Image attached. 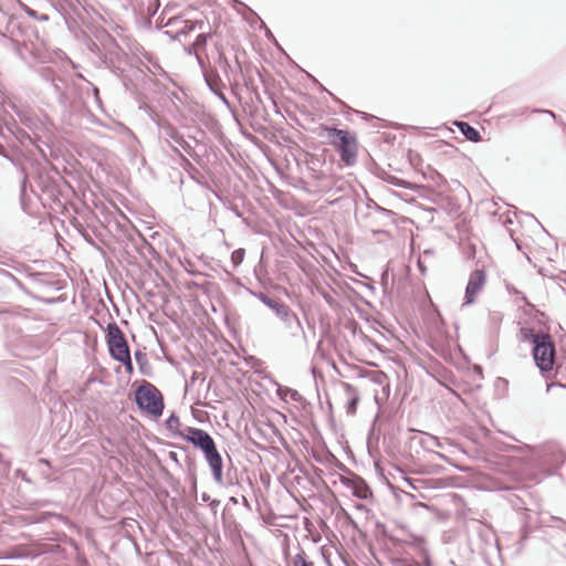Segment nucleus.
Wrapping results in <instances>:
<instances>
[{"instance_id": "obj_1", "label": "nucleus", "mask_w": 566, "mask_h": 566, "mask_svg": "<svg viewBox=\"0 0 566 566\" xmlns=\"http://www.w3.org/2000/svg\"><path fill=\"white\" fill-rule=\"evenodd\" d=\"M0 155L8 159L20 174V205L22 210L33 216L39 202L54 213L63 212L72 187L53 167L35 159V153L46 158L43 142L36 134L31 136L18 123L0 117Z\"/></svg>"}, {"instance_id": "obj_2", "label": "nucleus", "mask_w": 566, "mask_h": 566, "mask_svg": "<svg viewBox=\"0 0 566 566\" xmlns=\"http://www.w3.org/2000/svg\"><path fill=\"white\" fill-rule=\"evenodd\" d=\"M0 44L12 50L29 66L45 63L49 54L35 27L0 8Z\"/></svg>"}, {"instance_id": "obj_3", "label": "nucleus", "mask_w": 566, "mask_h": 566, "mask_svg": "<svg viewBox=\"0 0 566 566\" xmlns=\"http://www.w3.org/2000/svg\"><path fill=\"white\" fill-rule=\"evenodd\" d=\"M523 340L532 344V356L539 373L545 376L554 369L556 346L548 333L534 331L530 327L520 329Z\"/></svg>"}, {"instance_id": "obj_4", "label": "nucleus", "mask_w": 566, "mask_h": 566, "mask_svg": "<svg viewBox=\"0 0 566 566\" xmlns=\"http://www.w3.org/2000/svg\"><path fill=\"white\" fill-rule=\"evenodd\" d=\"M384 535L394 546L400 544L408 545L420 558H424L426 566H433L426 538L420 534L413 533L405 522L394 520L390 530H385Z\"/></svg>"}, {"instance_id": "obj_5", "label": "nucleus", "mask_w": 566, "mask_h": 566, "mask_svg": "<svg viewBox=\"0 0 566 566\" xmlns=\"http://www.w3.org/2000/svg\"><path fill=\"white\" fill-rule=\"evenodd\" d=\"M102 53L98 66L108 69L115 76L125 77L126 66L132 65L130 57L116 39L105 29H101Z\"/></svg>"}, {"instance_id": "obj_6", "label": "nucleus", "mask_w": 566, "mask_h": 566, "mask_svg": "<svg viewBox=\"0 0 566 566\" xmlns=\"http://www.w3.org/2000/svg\"><path fill=\"white\" fill-rule=\"evenodd\" d=\"M324 130L331 139V145L337 150L340 160L345 166L353 167L357 163L358 156V142L356 135L347 129H339L331 126H325Z\"/></svg>"}, {"instance_id": "obj_7", "label": "nucleus", "mask_w": 566, "mask_h": 566, "mask_svg": "<svg viewBox=\"0 0 566 566\" xmlns=\"http://www.w3.org/2000/svg\"><path fill=\"white\" fill-rule=\"evenodd\" d=\"M134 401L145 415L158 419L165 410L161 391L153 384L144 380L134 391Z\"/></svg>"}, {"instance_id": "obj_8", "label": "nucleus", "mask_w": 566, "mask_h": 566, "mask_svg": "<svg viewBox=\"0 0 566 566\" xmlns=\"http://www.w3.org/2000/svg\"><path fill=\"white\" fill-rule=\"evenodd\" d=\"M156 124L159 128V138L164 140L175 154L181 157L186 154L192 159L199 157V154L195 150V146L168 120H158Z\"/></svg>"}, {"instance_id": "obj_9", "label": "nucleus", "mask_w": 566, "mask_h": 566, "mask_svg": "<svg viewBox=\"0 0 566 566\" xmlns=\"http://www.w3.org/2000/svg\"><path fill=\"white\" fill-rule=\"evenodd\" d=\"M33 264L36 265L39 270H33L31 266H28L25 274L38 289L54 291L63 289L61 280L56 279L53 273L48 271L49 262L40 260L34 261Z\"/></svg>"}, {"instance_id": "obj_10", "label": "nucleus", "mask_w": 566, "mask_h": 566, "mask_svg": "<svg viewBox=\"0 0 566 566\" xmlns=\"http://www.w3.org/2000/svg\"><path fill=\"white\" fill-rule=\"evenodd\" d=\"M106 344L108 347L109 356L114 360H119L130 355V349L125 334L119 328L115 321L107 324L106 328Z\"/></svg>"}, {"instance_id": "obj_11", "label": "nucleus", "mask_w": 566, "mask_h": 566, "mask_svg": "<svg viewBox=\"0 0 566 566\" xmlns=\"http://www.w3.org/2000/svg\"><path fill=\"white\" fill-rule=\"evenodd\" d=\"M180 438L202 453L216 446L213 438L206 430L196 427H185L180 432Z\"/></svg>"}, {"instance_id": "obj_12", "label": "nucleus", "mask_w": 566, "mask_h": 566, "mask_svg": "<svg viewBox=\"0 0 566 566\" xmlns=\"http://www.w3.org/2000/svg\"><path fill=\"white\" fill-rule=\"evenodd\" d=\"M486 281V274L483 269H475L469 277L465 294L464 304L470 305L474 303L476 295L482 290Z\"/></svg>"}, {"instance_id": "obj_13", "label": "nucleus", "mask_w": 566, "mask_h": 566, "mask_svg": "<svg viewBox=\"0 0 566 566\" xmlns=\"http://www.w3.org/2000/svg\"><path fill=\"white\" fill-rule=\"evenodd\" d=\"M203 457L211 470V474L213 478V481L218 485L224 484V476H223V459L218 451L217 444L212 447L210 450L203 453Z\"/></svg>"}, {"instance_id": "obj_14", "label": "nucleus", "mask_w": 566, "mask_h": 566, "mask_svg": "<svg viewBox=\"0 0 566 566\" xmlns=\"http://www.w3.org/2000/svg\"><path fill=\"white\" fill-rule=\"evenodd\" d=\"M247 291L249 292V294H251L260 302H262L266 307L272 310L277 317L281 316L282 313L290 307L289 305L283 303L279 297H271L262 291H254L251 289H247Z\"/></svg>"}, {"instance_id": "obj_15", "label": "nucleus", "mask_w": 566, "mask_h": 566, "mask_svg": "<svg viewBox=\"0 0 566 566\" xmlns=\"http://www.w3.org/2000/svg\"><path fill=\"white\" fill-rule=\"evenodd\" d=\"M50 86L56 96L59 105L65 111L70 109L72 106V101L67 93V81L57 75L53 83H50Z\"/></svg>"}, {"instance_id": "obj_16", "label": "nucleus", "mask_w": 566, "mask_h": 566, "mask_svg": "<svg viewBox=\"0 0 566 566\" xmlns=\"http://www.w3.org/2000/svg\"><path fill=\"white\" fill-rule=\"evenodd\" d=\"M132 248L143 258L155 252L154 247L145 239V237L137 230H133L127 234Z\"/></svg>"}, {"instance_id": "obj_17", "label": "nucleus", "mask_w": 566, "mask_h": 566, "mask_svg": "<svg viewBox=\"0 0 566 566\" xmlns=\"http://www.w3.org/2000/svg\"><path fill=\"white\" fill-rule=\"evenodd\" d=\"M324 188L327 193H332V195L342 193L344 196L348 195L353 190V187L349 181H347L342 176H334V175H331L328 177V181H327V184H324Z\"/></svg>"}, {"instance_id": "obj_18", "label": "nucleus", "mask_w": 566, "mask_h": 566, "mask_svg": "<svg viewBox=\"0 0 566 566\" xmlns=\"http://www.w3.org/2000/svg\"><path fill=\"white\" fill-rule=\"evenodd\" d=\"M279 318L284 323L293 337L303 333V326L297 315L289 307Z\"/></svg>"}, {"instance_id": "obj_19", "label": "nucleus", "mask_w": 566, "mask_h": 566, "mask_svg": "<svg viewBox=\"0 0 566 566\" xmlns=\"http://www.w3.org/2000/svg\"><path fill=\"white\" fill-rule=\"evenodd\" d=\"M274 385L276 386V395L280 399H282L285 402L293 401L297 403H304L305 399L304 397L293 388H290L287 386H283L279 384L277 381H274Z\"/></svg>"}, {"instance_id": "obj_20", "label": "nucleus", "mask_w": 566, "mask_h": 566, "mask_svg": "<svg viewBox=\"0 0 566 566\" xmlns=\"http://www.w3.org/2000/svg\"><path fill=\"white\" fill-rule=\"evenodd\" d=\"M343 386L346 391V395L348 396V400L346 402V413L353 416L357 411V407H358V403L360 400V395H359L358 389L355 386L347 384V382H344Z\"/></svg>"}, {"instance_id": "obj_21", "label": "nucleus", "mask_w": 566, "mask_h": 566, "mask_svg": "<svg viewBox=\"0 0 566 566\" xmlns=\"http://www.w3.org/2000/svg\"><path fill=\"white\" fill-rule=\"evenodd\" d=\"M459 132L465 137L467 140H470L472 143H479L482 140V136L480 132L471 126L469 123L463 120H457L454 123Z\"/></svg>"}, {"instance_id": "obj_22", "label": "nucleus", "mask_w": 566, "mask_h": 566, "mask_svg": "<svg viewBox=\"0 0 566 566\" xmlns=\"http://www.w3.org/2000/svg\"><path fill=\"white\" fill-rule=\"evenodd\" d=\"M203 78L212 93L220 91L221 88H226V85L216 69H209V72H205Z\"/></svg>"}, {"instance_id": "obj_23", "label": "nucleus", "mask_w": 566, "mask_h": 566, "mask_svg": "<svg viewBox=\"0 0 566 566\" xmlns=\"http://www.w3.org/2000/svg\"><path fill=\"white\" fill-rule=\"evenodd\" d=\"M353 496L359 500H368L373 497V492L367 482L360 476L350 489Z\"/></svg>"}, {"instance_id": "obj_24", "label": "nucleus", "mask_w": 566, "mask_h": 566, "mask_svg": "<svg viewBox=\"0 0 566 566\" xmlns=\"http://www.w3.org/2000/svg\"><path fill=\"white\" fill-rule=\"evenodd\" d=\"M206 138L207 133L200 127L192 128L186 136V139L189 140L195 146V148L202 147L203 149H206Z\"/></svg>"}, {"instance_id": "obj_25", "label": "nucleus", "mask_w": 566, "mask_h": 566, "mask_svg": "<svg viewBox=\"0 0 566 566\" xmlns=\"http://www.w3.org/2000/svg\"><path fill=\"white\" fill-rule=\"evenodd\" d=\"M135 360L138 365L139 373L144 376H150L151 375V366L149 364L147 354L144 353L140 349L135 350L134 353Z\"/></svg>"}, {"instance_id": "obj_26", "label": "nucleus", "mask_w": 566, "mask_h": 566, "mask_svg": "<svg viewBox=\"0 0 566 566\" xmlns=\"http://www.w3.org/2000/svg\"><path fill=\"white\" fill-rule=\"evenodd\" d=\"M85 45L99 60L102 53L101 30L95 32L94 39L86 36Z\"/></svg>"}, {"instance_id": "obj_27", "label": "nucleus", "mask_w": 566, "mask_h": 566, "mask_svg": "<svg viewBox=\"0 0 566 566\" xmlns=\"http://www.w3.org/2000/svg\"><path fill=\"white\" fill-rule=\"evenodd\" d=\"M166 429L171 432L172 436L180 437V432H182V429H180V419L179 417L172 412L165 421Z\"/></svg>"}, {"instance_id": "obj_28", "label": "nucleus", "mask_w": 566, "mask_h": 566, "mask_svg": "<svg viewBox=\"0 0 566 566\" xmlns=\"http://www.w3.org/2000/svg\"><path fill=\"white\" fill-rule=\"evenodd\" d=\"M19 9L24 11L28 17H30L33 20L40 21V22H48L50 20V15L46 13H40L36 10L30 8L25 3H20Z\"/></svg>"}, {"instance_id": "obj_29", "label": "nucleus", "mask_w": 566, "mask_h": 566, "mask_svg": "<svg viewBox=\"0 0 566 566\" xmlns=\"http://www.w3.org/2000/svg\"><path fill=\"white\" fill-rule=\"evenodd\" d=\"M216 65L223 72V74L229 78V73L232 71L229 60L226 54L217 50V59L214 60Z\"/></svg>"}, {"instance_id": "obj_30", "label": "nucleus", "mask_w": 566, "mask_h": 566, "mask_svg": "<svg viewBox=\"0 0 566 566\" xmlns=\"http://www.w3.org/2000/svg\"><path fill=\"white\" fill-rule=\"evenodd\" d=\"M76 230L78 231V233L82 235V238L92 247H94L95 249H99L97 243L95 242V239H94V231L84 227L82 223H77L75 226Z\"/></svg>"}, {"instance_id": "obj_31", "label": "nucleus", "mask_w": 566, "mask_h": 566, "mask_svg": "<svg viewBox=\"0 0 566 566\" xmlns=\"http://www.w3.org/2000/svg\"><path fill=\"white\" fill-rule=\"evenodd\" d=\"M340 468L343 470H345L347 472V474L345 475H339V482L348 488V489H352L354 486V484L358 481V479L360 478L358 474L349 471L348 469H346V467L344 464L340 463Z\"/></svg>"}, {"instance_id": "obj_32", "label": "nucleus", "mask_w": 566, "mask_h": 566, "mask_svg": "<svg viewBox=\"0 0 566 566\" xmlns=\"http://www.w3.org/2000/svg\"><path fill=\"white\" fill-rule=\"evenodd\" d=\"M366 206H367V208L374 209L376 212L380 213L381 216H384L388 219H392L396 216V213L392 210H389V209H386V208L379 206L377 202H375L370 198L367 199Z\"/></svg>"}, {"instance_id": "obj_33", "label": "nucleus", "mask_w": 566, "mask_h": 566, "mask_svg": "<svg viewBox=\"0 0 566 566\" xmlns=\"http://www.w3.org/2000/svg\"><path fill=\"white\" fill-rule=\"evenodd\" d=\"M39 76L48 82L49 84L50 83H53V81L55 80V77L57 76V74L55 73V71L50 67V66H41L36 70Z\"/></svg>"}, {"instance_id": "obj_34", "label": "nucleus", "mask_w": 566, "mask_h": 566, "mask_svg": "<svg viewBox=\"0 0 566 566\" xmlns=\"http://www.w3.org/2000/svg\"><path fill=\"white\" fill-rule=\"evenodd\" d=\"M71 545L74 547V549L76 552L75 560H76L77 566H88L90 565L88 559L85 556L84 552L80 548L77 543L75 541H72Z\"/></svg>"}, {"instance_id": "obj_35", "label": "nucleus", "mask_w": 566, "mask_h": 566, "mask_svg": "<svg viewBox=\"0 0 566 566\" xmlns=\"http://www.w3.org/2000/svg\"><path fill=\"white\" fill-rule=\"evenodd\" d=\"M20 3H22L21 0H0V8L7 10L8 14H17L14 10L20 7Z\"/></svg>"}, {"instance_id": "obj_36", "label": "nucleus", "mask_w": 566, "mask_h": 566, "mask_svg": "<svg viewBox=\"0 0 566 566\" xmlns=\"http://www.w3.org/2000/svg\"><path fill=\"white\" fill-rule=\"evenodd\" d=\"M245 250L239 248L231 253V263L233 268H238L244 260Z\"/></svg>"}, {"instance_id": "obj_37", "label": "nucleus", "mask_w": 566, "mask_h": 566, "mask_svg": "<svg viewBox=\"0 0 566 566\" xmlns=\"http://www.w3.org/2000/svg\"><path fill=\"white\" fill-rule=\"evenodd\" d=\"M422 444L427 449H433L434 447H441V443L439 439L430 433H426L424 438L422 439Z\"/></svg>"}, {"instance_id": "obj_38", "label": "nucleus", "mask_w": 566, "mask_h": 566, "mask_svg": "<svg viewBox=\"0 0 566 566\" xmlns=\"http://www.w3.org/2000/svg\"><path fill=\"white\" fill-rule=\"evenodd\" d=\"M293 566H314V564L306 559L305 553L301 552L296 554L292 559Z\"/></svg>"}, {"instance_id": "obj_39", "label": "nucleus", "mask_w": 566, "mask_h": 566, "mask_svg": "<svg viewBox=\"0 0 566 566\" xmlns=\"http://www.w3.org/2000/svg\"><path fill=\"white\" fill-rule=\"evenodd\" d=\"M145 59L148 61L149 64H145L143 61H140V64L143 67H145V70L147 72L155 74V71L153 69L159 70L163 72V69L160 67V65L156 61H153L151 56L145 54Z\"/></svg>"}, {"instance_id": "obj_40", "label": "nucleus", "mask_w": 566, "mask_h": 566, "mask_svg": "<svg viewBox=\"0 0 566 566\" xmlns=\"http://www.w3.org/2000/svg\"><path fill=\"white\" fill-rule=\"evenodd\" d=\"M209 38H210V33H207V32H202V33L198 34V36L196 38V40L193 42L195 48L196 49H205L208 43Z\"/></svg>"}, {"instance_id": "obj_41", "label": "nucleus", "mask_w": 566, "mask_h": 566, "mask_svg": "<svg viewBox=\"0 0 566 566\" xmlns=\"http://www.w3.org/2000/svg\"><path fill=\"white\" fill-rule=\"evenodd\" d=\"M88 87H87V91H91L92 94H93V97H94V101L96 103V105L99 107V108H103V102H102V98L99 96V90L98 87H96L94 84H92L90 81H86Z\"/></svg>"}, {"instance_id": "obj_42", "label": "nucleus", "mask_w": 566, "mask_h": 566, "mask_svg": "<svg viewBox=\"0 0 566 566\" xmlns=\"http://www.w3.org/2000/svg\"><path fill=\"white\" fill-rule=\"evenodd\" d=\"M321 161L315 155H308V159L306 160L307 168L312 172H317L318 166Z\"/></svg>"}, {"instance_id": "obj_43", "label": "nucleus", "mask_w": 566, "mask_h": 566, "mask_svg": "<svg viewBox=\"0 0 566 566\" xmlns=\"http://www.w3.org/2000/svg\"><path fill=\"white\" fill-rule=\"evenodd\" d=\"M117 361L120 363L125 367L126 373L133 374L134 366H133V360H132L130 355L126 356L125 358H120Z\"/></svg>"}, {"instance_id": "obj_44", "label": "nucleus", "mask_w": 566, "mask_h": 566, "mask_svg": "<svg viewBox=\"0 0 566 566\" xmlns=\"http://www.w3.org/2000/svg\"><path fill=\"white\" fill-rule=\"evenodd\" d=\"M551 521L555 522V524H552L551 526L556 527L566 533V521L565 520L557 517V516H551Z\"/></svg>"}, {"instance_id": "obj_45", "label": "nucleus", "mask_w": 566, "mask_h": 566, "mask_svg": "<svg viewBox=\"0 0 566 566\" xmlns=\"http://www.w3.org/2000/svg\"><path fill=\"white\" fill-rule=\"evenodd\" d=\"M224 90L226 88H221L220 91L213 92V94L227 106V108H229L231 112H233L231 108L230 101L228 99V97L224 94Z\"/></svg>"}, {"instance_id": "obj_46", "label": "nucleus", "mask_w": 566, "mask_h": 566, "mask_svg": "<svg viewBox=\"0 0 566 566\" xmlns=\"http://www.w3.org/2000/svg\"><path fill=\"white\" fill-rule=\"evenodd\" d=\"M197 25H199V28L201 29L202 25H203V21H196L195 23H191V24H186L179 32L178 34H188L189 32H191Z\"/></svg>"}, {"instance_id": "obj_47", "label": "nucleus", "mask_w": 566, "mask_h": 566, "mask_svg": "<svg viewBox=\"0 0 566 566\" xmlns=\"http://www.w3.org/2000/svg\"><path fill=\"white\" fill-rule=\"evenodd\" d=\"M312 177L316 180H321L324 184H327L328 177L324 171L317 169V172H312Z\"/></svg>"}, {"instance_id": "obj_48", "label": "nucleus", "mask_w": 566, "mask_h": 566, "mask_svg": "<svg viewBox=\"0 0 566 566\" xmlns=\"http://www.w3.org/2000/svg\"><path fill=\"white\" fill-rule=\"evenodd\" d=\"M489 318L491 323L495 326H499L500 323L502 322V315L499 312L490 313Z\"/></svg>"}, {"instance_id": "obj_49", "label": "nucleus", "mask_w": 566, "mask_h": 566, "mask_svg": "<svg viewBox=\"0 0 566 566\" xmlns=\"http://www.w3.org/2000/svg\"><path fill=\"white\" fill-rule=\"evenodd\" d=\"M387 181L394 186H397V187H401V188H407L406 186V181L395 177V176H390Z\"/></svg>"}, {"instance_id": "obj_50", "label": "nucleus", "mask_w": 566, "mask_h": 566, "mask_svg": "<svg viewBox=\"0 0 566 566\" xmlns=\"http://www.w3.org/2000/svg\"><path fill=\"white\" fill-rule=\"evenodd\" d=\"M36 507H45V506H49V505H57L56 502L52 501V500H46V499H43V500H36L34 503H33Z\"/></svg>"}, {"instance_id": "obj_51", "label": "nucleus", "mask_w": 566, "mask_h": 566, "mask_svg": "<svg viewBox=\"0 0 566 566\" xmlns=\"http://www.w3.org/2000/svg\"><path fill=\"white\" fill-rule=\"evenodd\" d=\"M10 469V462L0 453V471L6 474Z\"/></svg>"}, {"instance_id": "obj_52", "label": "nucleus", "mask_w": 566, "mask_h": 566, "mask_svg": "<svg viewBox=\"0 0 566 566\" xmlns=\"http://www.w3.org/2000/svg\"><path fill=\"white\" fill-rule=\"evenodd\" d=\"M231 212H233V214L239 218V219H243V213L242 211L239 209V207L237 205H233V203H230L229 202V206L227 207Z\"/></svg>"}, {"instance_id": "obj_53", "label": "nucleus", "mask_w": 566, "mask_h": 566, "mask_svg": "<svg viewBox=\"0 0 566 566\" xmlns=\"http://www.w3.org/2000/svg\"><path fill=\"white\" fill-rule=\"evenodd\" d=\"M261 24H262V27L265 29V36H266L270 41H272L275 45H277V46H279V43H277V41H276L275 36L273 35V33L270 31V29L264 24V22H263V21H261Z\"/></svg>"}, {"instance_id": "obj_54", "label": "nucleus", "mask_w": 566, "mask_h": 566, "mask_svg": "<svg viewBox=\"0 0 566 566\" xmlns=\"http://www.w3.org/2000/svg\"><path fill=\"white\" fill-rule=\"evenodd\" d=\"M239 482L235 480H233V478L231 476L230 472L227 473V479H224V484L222 486H226V488H230V486H234V485H238Z\"/></svg>"}, {"instance_id": "obj_55", "label": "nucleus", "mask_w": 566, "mask_h": 566, "mask_svg": "<svg viewBox=\"0 0 566 566\" xmlns=\"http://www.w3.org/2000/svg\"><path fill=\"white\" fill-rule=\"evenodd\" d=\"M208 505H209V507H210V510H211L212 514L216 516V515H217V513H218V507H219V505H220V501H219V500L213 499V500H211V501L208 503Z\"/></svg>"}, {"instance_id": "obj_56", "label": "nucleus", "mask_w": 566, "mask_h": 566, "mask_svg": "<svg viewBox=\"0 0 566 566\" xmlns=\"http://www.w3.org/2000/svg\"><path fill=\"white\" fill-rule=\"evenodd\" d=\"M546 115L551 116L556 123L564 126L566 129V124L553 111L547 109Z\"/></svg>"}, {"instance_id": "obj_57", "label": "nucleus", "mask_w": 566, "mask_h": 566, "mask_svg": "<svg viewBox=\"0 0 566 566\" xmlns=\"http://www.w3.org/2000/svg\"><path fill=\"white\" fill-rule=\"evenodd\" d=\"M518 300L522 301L526 306L531 307L532 310H535L534 304H532L523 293L518 295Z\"/></svg>"}, {"instance_id": "obj_58", "label": "nucleus", "mask_w": 566, "mask_h": 566, "mask_svg": "<svg viewBox=\"0 0 566 566\" xmlns=\"http://www.w3.org/2000/svg\"><path fill=\"white\" fill-rule=\"evenodd\" d=\"M53 8H54V10H55V11H57L62 17H65L66 11H65V9H64L63 4H61V3H54V4H53Z\"/></svg>"}, {"instance_id": "obj_59", "label": "nucleus", "mask_w": 566, "mask_h": 566, "mask_svg": "<svg viewBox=\"0 0 566 566\" xmlns=\"http://www.w3.org/2000/svg\"><path fill=\"white\" fill-rule=\"evenodd\" d=\"M197 61H198V64H199V65H200V67H201L202 75H205V72H209V69H207L206 63H205V61L202 60V57H200L199 55H197Z\"/></svg>"}, {"instance_id": "obj_60", "label": "nucleus", "mask_w": 566, "mask_h": 566, "mask_svg": "<svg viewBox=\"0 0 566 566\" xmlns=\"http://www.w3.org/2000/svg\"><path fill=\"white\" fill-rule=\"evenodd\" d=\"M417 266H418V269H419L420 273H421L422 275H424V274H426V272H427V268H426V265L423 264V262H422L420 259H419V260H418V262H417Z\"/></svg>"}, {"instance_id": "obj_61", "label": "nucleus", "mask_w": 566, "mask_h": 566, "mask_svg": "<svg viewBox=\"0 0 566 566\" xmlns=\"http://www.w3.org/2000/svg\"><path fill=\"white\" fill-rule=\"evenodd\" d=\"M507 291L512 295H521L522 294L521 291H518L516 287L511 286V285H507Z\"/></svg>"}, {"instance_id": "obj_62", "label": "nucleus", "mask_w": 566, "mask_h": 566, "mask_svg": "<svg viewBox=\"0 0 566 566\" xmlns=\"http://www.w3.org/2000/svg\"><path fill=\"white\" fill-rule=\"evenodd\" d=\"M200 499L202 502H206V503H209L212 499L210 497V495L206 492L201 493L200 495Z\"/></svg>"}, {"instance_id": "obj_63", "label": "nucleus", "mask_w": 566, "mask_h": 566, "mask_svg": "<svg viewBox=\"0 0 566 566\" xmlns=\"http://www.w3.org/2000/svg\"><path fill=\"white\" fill-rule=\"evenodd\" d=\"M407 566H426V565H424V558H421V560H420V562H418V560H413V562H411L410 564H408Z\"/></svg>"}, {"instance_id": "obj_64", "label": "nucleus", "mask_w": 566, "mask_h": 566, "mask_svg": "<svg viewBox=\"0 0 566 566\" xmlns=\"http://www.w3.org/2000/svg\"><path fill=\"white\" fill-rule=\"evenodd\" d=\"M169 459L176 463H179V460H178V454L174 451H170L169 452Z\"/></svg>"}]
</instances>
